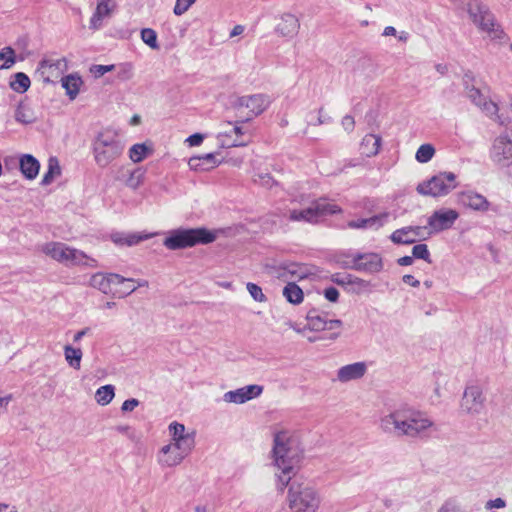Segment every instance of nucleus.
<instances>
[{
  "label": "nucleus",
  "instance_id": "nucleus-6",
  "mask_svg": "<svg viewBox=\"0 0 512 512\" xmlns=\"http://www.w3.org/2000/svg\"><path fill=\"white\" fill-rule=\"evenodd\" d=\"M216 240V233L206 228L176 229L168 233L163 245L169 250H179Z\"/></svg>",
  "mask_w": 512,
  "mask_h": 512
},
{
  "label": "nucleus",
  "instance_id": "nucleus-57",
  "mask_svg": "<svg viewBox=\"0 0 512 512\" xmlns=\"http://www.w3.org/2000/svg\"><path fill=\"white\" fill-rule=\"evenodd\" d=\"M257 177L258 178H255V182H259L261 185H263L265 187H271L274 183V180L268 174H265V175L259 174Z\"/></svg>",
  "mask_w": 512,
  "mask_h": 512
},
{
  "label": "nucleus",
  "instance_id": "nucleus-31",
  "mask_svg": "<svg viewBox=\"0 0 512 512\" xmlns=\"http://www.w3.org/2000/svg\"><path fill=\"white\" fill-rule=\"evenodd\" d=\"M82 84L83 81L77 74H69L61 78V85L70 100H74L78 96Z\"/></svg>",
  "mask_w": 512,
  "mask_h": 512
},
{
  "label": "nucleus",
  "instance_id": "nucleus-33",
  "mask_svg": "<svg viewBox=\"0 0 512 512\" xmlns=\"http://www.w3.org/2000/svg\"><path fill=\"white\" fill-rule=\"evenodd\" d=\"M63 352L68 366L75 370H79L81 368V361L83 357L82 349L67 344L63 347Z\"/></svg>",
  "mask_w": 512,
  "mask_h": 512
},
{
  "label": "nucleus",
  "instance_id": "nucleus-12",
  "mask_svg": "<svg viewBox=\"0 0 512 512\" xmlns=\"http://www.w3.org/2000/svg\"><path fill=\"white\" fill-rule=\"evenodd\" d=\"M193 449L168 442L164 444L156 454V460L161 468H175L191 454Z\"/></svg>",
  "mask_w": 512,
  "mask_h": 512
},
{
  "label": "nucleus",
  "instance_id": "nucleus-53",
  "mask_svg": "<svg viewBox=\"0 0 512 512\" xmlns=\"http://www.w3.org/2000/svg\"><path fill=\"white\" fill-rule=\"evenodd\" d=\"M324 296L330 302H336L339 298V291L335 287H328L324 290Z\"/></svg>",
  "mask_w": 512,
  "mask_h": 512
},
{
  "label": "nucleus",
  "instance_id": "nucleus-54",
  "mask_svg": "<svg viewBox=\"0 0 512 512\" xmlns=\"http://www.w3.org/2000/svg\"><path fill=\"white\" fill-rule=\"evenodd\" d=\"M139 405V401L137 399H128L125 400L121 406V410L123 412L133 411Z\"/></svg>",
  "mask_w": 512,
  "mask_h": 512
},
{
  "label": "nucleus",
  "instance_id": "nucleus-38",
  "mask_svg": "<svg viewBox=\"0 0 512 512\" xmlns=\"http://www.w3.org/2000/svg\"><path fill=\"white\" fill-rule=\"evenodd\" d=\"M114 386L113 385H104L101 386L96 390L95 393V400L96 402L101 405L105 406L108 405L114 398L115 392H114Z\"/></svg>",
  "mask_w": 512,
  "mask_h": 512
},
{
  "label": "nucleus",
  "instance_id": "nucleus-14",
  "mask_svg": "<svg viewBox=\"0 0 512 512\" xmlns=\"http://www.w3.org/2000/svg\"><path fill=\"white\" fill-rule=\"evenodd\" d=\"M475 76L471 72H467L463 76V84L467 97L487 115L494 116L497 114V105L487 99L482 91L474 86Z\"/></svg>",
  "mask_w": 512,
  "mask_h": 512
},
{
  "label": "nucleus",
  "instance_id": "nucleus-9",
  "mask_svg": "<svg viewBox=\"0 0 512 512\" xmlns=\"http://www.w3.org/2000/svg\"><path fill=\"white\" fill-rule=\"evenodd\" d=\"M271 100L265 94H253L238 97L234 109L239 117L249 121L262 114L270 105Z\"/></svg>",
  "mask_w": 512,
  "mask_h": 512
},
{
  "label": "nucleus",
  "instance_id": "nucleus-46",
  "mask_svg": "<svg viewBox=\"0 0 512 512\" xmlns=\"http://www.w3.org/2000/svg\"><path fill=\"white\" fill-rule=\"evenodd\" d=\"M437 512H465L462 508V505L456 499H448L446 500Z\"/></svg>",
  "mask_w": 512,
  "mask_h": 512
},
{
  "label": "nucleus",
  "instance_id": "nucleus-61",
  "mask_svg": "<svg viewBox=\"0 0 512 512\" xmlns=\"http://www.w3.org/2000/svg\"><path fill=\"white\" fill-rule=\"evenodd\" d=\"M90 332V328L89 327H85L79 331H77L74 336H73V342L74 343H78L81 341V339L87 335L88 333Z\"/></svg>",
  "mask_w": 512,
  "mask_h": 512
},
{
  "label": "nucleus",
  "instance_id": "nucleus-22",
  "mask_svg": "<svg viewBox=\"0 0 512 512\" xmlns=\"http://www.w3.org/2000/svg\"><path fill=\"white\" fill-rule=\"evenodd\" d=\"M300 29V22L296 15L292 13H282L277 18V23L275 25V33L279 37L292 39L294 38Z\"/></svg>",
  "mask_w": 512,
  "mask_h": 512
},
{
  "label": "nucleus",
  "instance_id": "nucleus-27",
  "mask_svg": "<svg viewBox=\"0 0 512 512\" xmlns=\"http://www.w3.org/2000/svg\"><path fill=\"white\" fill-rule=\"evenodd\" d=\"M423 227L416 226V227H404L401 229H398L394 231L390 239L392 242L396 244H411L414 243L417 238L421 236V232L423 231Z\"/></svg>",
  "mask_w": 512,
  "mask_h": 512
},
{
  "label": "nucleus",
  "instance_id": "nucleus-50",
  "mask_svg": "<svg viewBox=\"0 0 512 512\" xmlns=\"http://www.w3.org/2000/svg\"><path fill=\"white\" fill-rule=\"evenodd\" d=\"M115 68H116V66L113 64H111V65H92L90 67V73L95 78H100L104 74L113 71Z\"/></svg>",
  "mask_w": 512,
  "mask_h": 512
},
{
  "label": "nucleus",
  "instance_id": "nucleus-17",
  "mask_svg": "<svg viewBox=\"0 0 512 512\" xmlns=\"http://www.w3.org/2000/svg\"><path fill=\"white\" fill-rule=\"evenodd\" d=\"M347 265L354 270L366 273H378L383 269V261L377 253L356 254L349 258Z\"/></svg>",
  "mask_w": 512,
  "mask_h": 512
},
{
  "label": "nucleus",
  "instance_id": "nucleus-15",
  "mask_svg": "<svg viewBox=\"0 0 512 512\" xmlns=\"http://www.w3.org/2000/svg\"><path fill=\"white\" fill-rule=\"evenodd\" d=\"M490 157L494 163L501 167L512 164V135L505 132L495 138Z\"/></svg>",
  "mask_w": 512,
  "mask_h": 512
},
{
  "label": "nucleus",
  "instance_id": "nucleus-37",
  "mask_svg": "<svg viewBox=\"0 0 512 512\" xmlns=\"http://www.w3.org/2000/svg\"><path fill=\"white\" fill-rule=\"evenodd\" d=\"M152 154V148L144 143L134 144L129 149V158L134 163H139Z\"/></svg>",
  "mask_w": 512,
  "mask_h": 512
},
{
  "label": "nucleus",
  "instance_id": "nucleus-16",
  "mask_svg": "<svg viewBox=\"0 0 512 512\" xmlns=\"http://www.w3.org/2000/svg\"><path fill=\"white\" fill-rule=\"evenodd\" d=\"M68 69L65 57H46L39 62L37 72L45 83H52Z\"/></svg>",
  "mask_w": 512,
  "mask_h": 512
},
{
  "label": "nucleus",
  "instance_id": "nucleus-59",
  "mask_svg": "<svg viewBox=\"0 0 512 512\" xmlns=\"http://www.w3.org/2000/svg\"><path fill=\"white\" fill-rule=\"evenodd\" d=\"M355 121L350 115H346L342 119V126L346 131H352L354 129Z\"/></svg>",
  "mask_w": 512,
  "mask_h": 512
},
{
  "label": "nucleus",
  "instance_id": "nucleus-34",
  "mask_svg": "<svg viewBox=\"0 0 512 512\" xmlns=\"http://www.w3.org/2000/svg\"><path fill=\"white\" fill-rule=\"evenodd\" d=\"M145 174L146 170L143 167L127 170V178L124 184L132 190H137L144 183Z\"/></svg>",
  "mask_w": 512,
  "mask_h": 512
},
{
  "label": "nucleus",
  "instance_id": "nucleus-11",
  "mask_svg": "<svg viewBox=\"0 0 512 512\" xmlns=\"http://www.w3.org/2000/svg\"><path fill=\"white\" fill-rule=\"evenodd\" d=\"M217 139L222 147L246 146L251 141V135L244 129L242 122H227L222 125Z\"/></svg>",
  "mask_w": 512,
  "mask_h": 512
},
{
  "label": "nucleus",
  "instance_id": "nucleus-47",
  "mask_svg": "<svg viewBox=\"0 0 512 512\" xmlns=\"http://www.w3.org/2000/svg\"><path fill=\"white\" fill-rule=\"evenodd\" d=\"M117 76L120 80H130L134 76V68L131 63H123L118 67Z\"/></svg>",
  "mask_w": 512,
  "mask_h": 512
},
{
  "label": "nucleus",
  "instance_id": "nucleus-51",
  "mask_svg": "<svg viewBox=\"0 0 512 512\" xmlns=\"http://www.w3.org/2000/svg\"><path fill=\"white\" fill-rule=\"evenodd\" d=\"M349 283L354 287L357 292H364L369 290L370 282L358 277L349 280Z\"/></svg>",
  "mask_w": 512,
  "mask_h": 512
},
{
  "label": "nucleus",
  "instance_id": "nucleus-28",
  "mask_svg": "<svg viewBox=\"0 0 512 512\" xmlns=\"http://www.w3.org/2000/svg\"><path fill=\"white\" fill-rule=\"evenodd\" d=\"M458 199L463 206L473 210L486 211L489 207L487 199L475 192H463L459 194Z\"/></svg>",
  "mask_w": 512,
  "mask_h": 512
},
{
  "label": "nucleus",
  "instance_id": "nucleus-40",
  "mask_svg": "<svg viewBox=\"0 0 512 512\" xmlns=\"http://www.w3.org/2000/svg\"><path fill=\"white\" fill-rule=\"evenodd\" d=\"M16 62L15 51L11 47H4L0 51V69H9Z\"/></svg>",
  "mask_w": 512,
  "mask_h": 512
},
{
  "label": "nucleus",
  "instance_id": "nucleus-21",
  "mask_svg": "<svg viewBox=\"0 0 512 512\" xmlns=\"http://www.w3.org/2000/svg\"><path fill=\"white\" fill-rule=\"evenodd\" d=\"M169 442L178 444L183 447L194 449L195 432H189L185 425L176 421L168 425Z\"/></svg>",
  "mask_w": 512,
  "mask_h": 512
},
{
  "label": "nucleus",
  "instance_id": "nucleus-7",
  "mask_svg": "<svg viewBox=\"0 0 512 512\" xmlns=\"http://www.w3.org/2000/svg\"><path fill=\"white\" fill-rule=\"evenodd\" d=\"M342 210L339 206L319 199L311 203L309 207L303 209H292L289 211L288 218L295 222H306L315 224L327 215L340 213Z\"/></svg>",
  "mask_w": 512,
  "mask_h": 512
},
{
  "label": "nucleus",
  "instance_id": "nucleus-20",
  "mask_svg": "<svg viewBox=\"0 0 512 512\" xmlns=\"http://www.w3.org/2000/svg\"><path fill=\"white\" fill-rule=\"evenodd\" d=\"M263 392V387L257 384L247 385L236 390H231L223 395L226 403L243 404L254 398L259 397Z\"/></svg>",
  "mask_w": 512,
  "mask_h": 512
},
{
  "label": "nucleus",
  "instance_id": "nucleus-44",
  "mask_svg": "<svg viewBox=\"0 0 512 512\" xmlns=\"http://www.w3.org/2000/svg\"><path fill=\"white\" fill-rule=\"evenodd\" d=\"M466 10L471 20L479 14L488 11L487 7L479 0H469L466 4Z\"/></svg>",
  "mask_w": 512,
  "mask_h": 512
},
{
  "label": "nucleus",
  "instance_id": "nucleus-3",
  "mask_svg": "<svg viewBox=\"0 0 512 512\" xmlns=\"http://www.w3.org/2000/svg\"><path fill=\"white\" fill-rule=\"evenodd\" d=\"M124 148L125 143L115 129H102L92 142L94 161L99 167L105 168L122 155Z\"/></svg>",
  "mask_w": 512,
  "mask_h": 512
},
{
  "label": "nucleus",
  "instance_id": "nucleus-60",
  "mask_svg": "<svg viewBox=\"0 0 512 512\" xmlns=\"http://www.w3.org/2000/svg\"><path fill=\"white\" fill-rule=\"evenodd\" d=\"M330 121V117L328 116H323V108H320L318 110V117L316 119L315 122H311L312 125L314 126H318V125H322L324 123H327Z\"/></svg>",
  "mask_w": 512,
  "mask_h": 512
},
{
  "label": "nucleus",
  "instance_id": "nucleus-55",
  "mask_svg": "<svg viewBox=\"0 0 512 512\" xmlns=\"http://www.w3.org/2000/svg\"><path fill=\"white\" fill-rule=\"evenodd\" d=\"M505 506H506V502H505L504 499L496 498V499H493V500H489L486 503L485 508L486 509H493V508L500 509V508H504Z\"/></svg>",
  "mask_w": 512,
  "mask_h": 512
},
{
  "label": "nucleus",
  "instance_id": "nucleus-23",
  "mask_svg": "<svg viewBox=\"0 0 512 512\" xmlns=\"http://www.w3.org/2000/svg\"><path fill=\"white\" fill-rule=\"evenodd\" d=\"M114 9L112 0H97L95 11L89 20V28L93 31L101 29L103 21L112 16Z\"/></svg>",
  "mask_w": 512,
  "mask_h": 512
},
{
  "label": "nucleus",
  "instance_id": "nucleus-8",
  "mask_svg": "<svg viewBox=\"0 0 512 512\" xmlns=\"http://www.w3.org/2000/svg\"><path fill=\"white\" fill-rule=\"evenodd\" d=\"M457 187L456 175L452 172L439 173L417 185V192L423 196L440 197Z\"/></svg>",
  "mask_w": 512,
  "mask_h": 512
},
{
  "label": "nucleus",
  "instance_id": "nucleus-49",
  "mask_svg": "<svg viewBox=\"0 0 512 512\" xmlns=\"http://www.w3.org/2000/svg\"><path fill=\"white\" fill-rule=\"evenodd\" d=\"M195 2L196 0H176L173 13L176 16H181L186 13Z\"/></svg>",
  "mask_w": 512,
  "mask_h": 512
},
{
  "label": "nucleus",
  "instance_id": "nucleus-36",
  "mask_svg": "<svg viewBox=\"0 0 512 512\" xmlns=\"http://www.w3.org/2000/svg\"><path fill=\"white\" fill-rule=\"evenodd\" d=\"M61 175V167L56 157H50L48 159L47 171L42 178V185L51 184L56 178Z\"/></svg>",
  "mask_w": 512,
  "mask_h": 512
},
{
  "label": "nucleus",
  "instance_id": "nucleus-62",
  "mask_svg": "<svg viewBox=\"0 0 512 512\" xmlns=\"http://www.w3.org/2000/svg\"><path fill=\"white\" fill-rule=\"evenodd\" d=\"M402 279H403L404 283H406L412 287H418L420 285V282L417 279H415L414 276H412V275H409V274L404 275Z\"/></svg>",
  "mask_w": 512,
  "mask_h": 512
},
{
  "label": "nucleus",
  "instance_id": "nucleus-42",
  "mask_svg": "<svg viewBox=\"0 0 512 512\" xmlns=\"http://www.w3.org/2000/svg\"><path fill=\"white\" fill-rule=\"evenodd\" d=\"M435 155V148L431 144H422L416 151L415 158L419 163L429 162Z\"/></svg>",
  "mask_w": 512,
  "mask_h": 512
},
{
  "label": "nucleus",
  "instance_id": "nucleus-30",
  "mask_svg": "<svg viewBox=\"0 0 512 512\" xmlns=\"http://www.w3.org/2000/svg\"><path fill=\"white\" fill-rule=\"evenodd\" d=\"M20 170L25 178L33 180L37 177L40 169L39 161L30 154H24L19 160Z\"/></svg>",
  "mask_w": 512,
  "mask_h": 512
},
{
  "label": "nucleus",
  "instance_id": "nucleus-52",
  "mask_svg": "<svg viewBox=\"0 0 512 512\" xmlns=\"http://www.w3.org/2000/svg\"><path fill=\"white\" fill-rule=\"evenodd\" d=\"M204 140V135L203 134H200V133H195L193 135H190L186 140L185 142L190 146V147H195V146H199L201 145V143L203 142Z\"/></svg>",
  "mask_w": 512,
  "mask_h": 512
},
{
  "label": "nucleus",
  "instance_id": "nucleus-19",
  "mask_svg": "<svg viewBox=\"0 0 512 512\" xmlns=\"http://www.w3.org/2000/svg\"><path fill=\"white\" fill-rule=\"evenodd\" d=\"M125 281H133V278H125L116 273L97 272L90 277L89 286L108 294L113 284H123Z\"/></svg>",
  "mask_w": 512,
  "mask_h": 512
},
{
  "label": "nucleus",
  "instance_id": "nucleus-43",
  "mask_svg": "<svg viewBox=\"0 0 512 512\" xmlns=\"http://www.w3.org/2000/svg\"><path fill=\"white\" fill-rule=\"evenodd\" d=\"M141 40L153 50L159 49L157 33L152 28H143L140 32Z\"/></svg>",
  "mask_w": 512,
  "mask_h": 512
},
{
  "label": "nucleus",
  "instance_id": "nucleus-29",
  "mask_svg": "<svg viewBox=\"0 0 512 512\" xmlns=\"http://www.w3.org/2000/svg\"><path fill=\"white\" fill-rule=\"evenodd\" d=\"M220 164L214 153H208L203 156L191 157L188 161L190 169L194 171H209Z\"/></svg>",
  "mask_w": 512,
  "mask_h": 512
},
{
  "label": "nucleus",
  "instance_id": "nucleus-18",
  "mask_svg": "<svg viewBox=\"0 0 512 512\" xmlns=\"http://www.w3.org/2000/svg\"><path fill=\"white\" fill-rule=\"evenodd\" d=\"M459 213L454 209H439L428 218L429 234L440 233L450 229L458 219Z\"/></svg>",
  "mask_w": 512,
  "mask_h": 512
},
{
  "label": "nucleus",
  "instance_id": "nucleus-26",
  "mask_svg": "<svg viewBox=\"0 0 512 512\" xmlns=\"http://www.w3.org/2000/svg\"><path fill=\"white\" fill-rule=\"evenodd\" d=\"M387 214L375 215L369 218H359L353 219L347 222V227L350 229H359V230H378L381 228L387 220Z\"/></svg>",
  "mask_w": 512,
  "mask_h": 512
},
{
  "label": "nucleus",
  "instance_id": "nucleus-48",
  "mask_svg": "<svg viewBox=\"0 0 512 512\" xmlns=\"http://www.w3.org/2000/svg\"><path fill=\"white\" fill-rule=\"evenodd\" d=\"M412 255L415 258L423 259L427 261L428 263L431 262L430 260V253L428 250V247L426 244H417L412 249Z\"/></svg>",
  "mask_w": 512,
  "mask_h": 512
},
{
  "label": "nucleus",
  "instance_id": "nucleus-58",
  "mask_svg": "<svg viewBox=\"0 0 512 512\" xmlns=\"http://www.w3.org/2000/svg\"><path fill=\"white\" fill-rule=\"evenodd\" d=\"M288 272L299 279H302L306 276V272L303 271L302 267H300L298 265H291L288 268Z\"/></svg>",
  "mask_w": 512,
  "mask_h": 512
},
{
  "label": "nucleus",
  "instance_id": "nucleus-35",
  "mask_svg": "<svg viewBox=\"0 0 512 512\" xmlns=\"http://www.w3.org/2000/svg\"><path fill=\"white\" fill-rule=\"evenodd\" d=\"M282 294L286 300L293 305H298L304 300V293L302 289L293 282L288 283L283 288Z\"/></svg>",
  "mask_w": 512,
  "mask_h": 512
},
{
  "label": "nucleus",
  "instance_id": "nucleus-5",
  "mask_svg": "<svg viewBox=\"0 0 512 512\" xmlns=\"http://www.w3.org/2000/svg\"><path fill=\"white\" fill-rule=\"evenodd\" d=\"M39 250L51 259L66 266L98 267L96 259L62 242H46L39 246Z\"/></svg>",
  "mask_w": 512,
  "mask_h": 512
},
{
  "label": "nucleus",
  "instance_id": "nucleus-4",
  "mask_svg": "<svg viewBox=\"0 0 512 512\" xmlns=\"http://www.w3.org/2000/svg\"><path fill=\"white\" fill-rule=\"evenodd\" d=\"M286 501L291 512H319L322 499L318 489L310 483L293 481Z\"/></svg>",
  "mask_w": 512,
  "mask_h": 512
},
{
  "label": "nucleus",
  "instance_id": "nucleus-64",
  "mask_svg": "<svg viewBox=\"0 0 512 512\" xmlns=\"http://www.w3.org/2000/svg\"><path fill=\"white\" fill-rule=\"evenodd\" d=\"M125 236L124 234H114L112 235V240L115 244L125 245Z\"/></svg>",
  "mask_w": 512,
  "mask_h": 512
},
{
  "label": "nucleus",
  "instance_id": "nucleus-10",
  "mask_svg": "<svg viewBox=\"0 0 512 512\" xmlns=\"http://www.w3.org/2000/svg\"><path fill=\"white\" fill-rule=\"evenodd\" d=\"M486 410V397L483 388L477 384H471L464 389L461 401L460 411L462 414L476 417L483 414Z\"/></svg>",
  "mask_w": 512,
  "mask_h": 512
},
{
  "label": "nucleus",
  "instance_id": "nucleus-25",
  "mask_svg": "<svg viewBox=\"0 0 512 512\" xmlns=\"http://www.w3.org/2000/svg\"><path fill=\"white\" fill-rule=\"evenodd\" d=\"M477 27L492 40H501L504 37L503 30L495 23L494 17L489 10L482 14V20L477 24Z\"/></svg>",
  "mask_w": 512,
  "mask_h": 512
},
{
  "label": "nucleus",
  "instance_id": "nucleus-45",
  "mask_svg": "<svg viewBox=\"0 0 512 512\" xmlns=\"http://www.w3.org/2000/svg\"><path fill=\"white\" fill-rule=\"evenodd\" d=\"M247 291L251 298L259 303H264L267 301L266 295L263 293V290L260 286L255 283L248 282L246 284Z\"/></svg>",
  "mask_w": 512,
  "mask_h": 512
},
{
  "label": "nucleus",
  "instance_id": "nucleus-2",
  "mask_svg": "<svg viewBox=\"0 0 512 512\" xmlns=\"http://www.w3.org/2000/svg\"><path fill=\"white\" fill-rule=\"evenodd\" d=\"M303 446L296 432L282 430L274 435L273 465L280 472V489L286 487L303 457Z\"/></svg>",
  "mask_w": 512,
  "mask_h": 512
},
{
  "label": "nucleus",
  "instance_id": "nucleus-63",
  "mask_svg": "<svg viewBox=\"0 0 512 512\" xmlns=\"http://www.w3.org/2000/svg\"><path fill=\"white\" fill-rule=\"evenodd\" d=\"M413 263V256H404L398 259L400 266H409Z\"/></svg>",
  "mask_w": 512,
  "mask_h": 512
},
{
  "label": "nucleus",
  "instance_id": "nucleus-56",
  "mask_svg": "<svg viewBox=\"0 0 512 512\" xmlns=\"http://www.w3.org/2000/svg\"><path fill=\"white\" fill-rule=\"evenodd\" d=\"M147 237H142L140 235L136 234H129L125 236V245L126 246H133L141 242L142 240L146 239Z\"/></svg>",
  "mask_w": 512,
  "mask_h": 512
},
{
  "label": "nucleus",
  "instance_id": "nucleus-13",
  "mask_svg": "<svg viewBox=\"0 0 512 512\" xmlns=\"http://www.w3.org/2000/svg\"><path fill=\"white\" fill-rule=\"evenodd\" d=\"M306 328L314 332L331 331L328 339L335 340L340 332H334L342 327V321L338 319H328L327 315L318 310L312 309L306 315Z\"/></svg>",
  "mask_w": 512,
  "mask_h": 512
},
{
  "label": "nucleus",
  "instance_id": "nucleus-1",
  "mask_svg": "<svg viewBox=\"0 0 512 512\" xmlns=\"http://www.w3.org/2000/svg\"><path fill=\"white\" fill-rule=\"evenodd\" d=\"M378 428L386 435L410 439L429 438L438 431L427 412L407 405L383 414Z\"/></svg>",
  "mask_w": 512,
  "mask_h": 512
},
{
  "label": "nucleus",
  "instance_id": "nucleus-32",
  "mask_svg": "<svg viewBox=\"0 0 512 512\" xmlns=\"http://www.w3.org/2000/svg\"><path fill=\"white\" fill-rule=\"evenodd\" d=\"M381 146V137L375 134H367L362 139L360 149L361 153L367 157L375 156Z\"/></svg>",
  "mask_w": 512,
  "mask_h": 512
},
{
  "label": "nucleus",
  "instance_id": "nucleus-41",
  "mask_svg": "<svg viewBox=\"0 0 512 512\" xmlns=\"http://www.w3.org/2000/svg\"><path fill=\"white\" fill-rule=\"evenodd\" d=\"M15 119L22 124H30L35 121L32 110L26 105L20 104L15 111Z\"/></svg>",
  "mask_w": 512,
  "mask_h": 512
},
{
  "label": "nucleus",
  "instance_id": "nucleus-39",
  "mask_svg": "<svg viewBox=\"0 0 512 512\" xmlns=\"http://www.w3.org/2000/svg\"><path fill=\"white\" fill-rule=\"evenodd\" d=\"M30 79L29 77L22 72H18L14 75L13 81H11V88L18 93L26 92L30 87Z\"/></svg>",
  "mask_w": 512,
  "mask_h": 512
},
{
  "label": "nucleus",
  "instance_id": "nucleus-24",
  "mask_svg": "<svg viewBox=\"0 0 512 512\" xmlns=\"http://www.w3.org/2000/svg\"><path fill=\"white\" fill-rule=\"evenodd\" d=\"M367 369L365 362L347 364L337 370L336 379L341 383L359 380L367 373Z\"/></svg>",
  "mask_w": 512,
  "mask_h": 512
}]
</instances>
